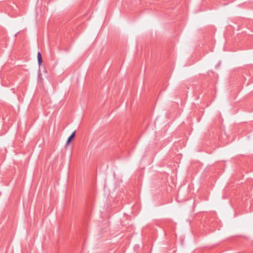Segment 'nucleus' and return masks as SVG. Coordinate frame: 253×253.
<instances>
[{
	"label": "nucleus",
	"mask_w": 253,
	"mask_h": 253,
	"mask_svg": "<svg viewBox=\"0 0 253 253\" xmlns=\"http://www.w3.org/2000/svg\"><path fill=\"white\" fill-rule=\"evenodd\" d=\"M37 57H38V63L39 65H41L42 62V55H41V53L39 52L38 53Z\"/></svg>",
	"instance_id": "2"
},
{
	"label": "nucleus",
	"mask_w": 253,
	"mask_h": 253,
	"mask_svg": "<svg viewBox=\"0 0 253 253\" xmlns=\"http://www.w3.org/2000/svg\"><path fill=\"white\" fill-rule=\"evenodd\" d=\"M75 134H76V131H74V132H73L72 133V134L70 135V136L68 137V138L67 140V142H66L67 145H68V144H69L70 143L72 139L75 137Z\"/></svg>",
	"instance_id": "1"
}]
</instances>
